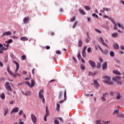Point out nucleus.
Instances as JSON below:
<instances>
[{"label":"nucleus","mask_w":124,"mask_h":124,"mask_svg":"<svg viewBox=\"0 0 124 124\" xmlns=\"http://www.w3.org/2000/svg\"><path fill=\"white\" fill-rule=\"evenodd\" d=\"M100 42L102 43L103 46H105L106 47H107V48H109V46H108L107 44L105 43V42L104 41V40H103V38H102V37H100Z\"/></svg>","instance_id":"obj_9"},{"label":"nucleus","mask_w":124,"mask_h":124,"mask_svg":"<svg viewBox=\"0 0 124 124\" xmlns=\"http://www.w3.org/2000/svg\"><path fill=\"white\" fill-rule=\"evenodd\" d=\"M119 113V110H115L114 112L113 115H115V114H118Z\"/></svg>","instance_id":"obj_52"},{"label":"nucleus","mask_w":124,"mask_h":124,"mask_svg":"<svg viewBox=\"0 0 124 124\" xmlns=\"http://www.w3.org/2000/svg\"><path fill=\"white\" fill-rule=\"evenodd\" d=\"M8 47H9V44H4L3 45L0 44V54H2V53H3V51H6V50H8Z\"/></svg>","instance_id":"obj_3"},{"label":"nucleus","mask_w":124,"mask_h":124,"mask_svg":"<svg viewBox=\"0 0 124 124\" xmlns=\"http://www.w3.org/2000/svg\"><path fill=\"white\" fill-rule=\"evenodd\" d=\"M112 80L114 82H117L118 84H119V85H122V81H121V77L117 76L116 77L113 78Z\"/></svg>","instance_id":"obj_6"},{"label":"nucleus","mask_w":124,"mask_h":124,"mask_svg":"<svg viewBox=\"0 0 124 124\" xmlns=\"http://www.w3.org/2000/svg\"><path fill=\"white\" fill-rule=\"evenodd\" d=\"M91 51H92V49H91V47H89L88 48V53H91Z\"/></svg>","instance_id":"obj_60"},{"label":"nucleus","mask_w":124,"mask_h":124,"mask_svg":"<svg viewBox=\"0 0 124 124\" xmlns=\"http://www.w3.org/2000/svg\"><path fill=\"white\" fill-rule=\"evenodd\" d=\"M77 25V22H75L73 26V29H75Z\"/></svg>","instance_id":"obj_50"},{"label":"nucleus","mask_w":124,"mask_h":124,"mask_svg":"<svg viewBox=\"0 0 124 124\" xmlns=\"http://www.w3.org/2000/svg\"><path fill=\"white\" fill-rule=\"evenodd\" d=\"M96 124H100V121H99V120L97 121Z\"/></svg>","instance_id":"obj_63"},{"label":"nucleus","mask_w":124,"mask_h":124,"mask_svg":"<svg viewBox=\"0 0 124 124\" xmlns=\"http://www.w3.org/2000/svg\"><path fill=\"white\" fill-rule=\"evenodd\" d=\"M118 117H120V118H123L124 117V116L123 115V114H119L118 115Z\"/></svg>","instance_id":"obj_54"},{"label":"nucleus","mask_w":124,"mask_h":124,"mask_svg":"<svg viewBox=\"0 0 124 124\" xmlns=\"http://www.w3.org/2000/svg\"><path fill=\"white\" fill-rule=\"evenodd\" d=\"M112 37H118V36H119V34H118V33H113L112 34Z\"/></svg>","instance_id":"obj_28"},{"label":"nucleus","mask_w":124,"mask_h":124,"mask_svg":"<svg viewBox=\"0 0 124 124\" xmlns=\"http://www.w3.org/2000/svg\"><path fill=\"white\" fill-rule=\"evenodd\" d=\"M90 39H89V38L86 39L85 40L86 42H87V43H89V42L90 41Z\"/></svg>","instance_id":"obj_61"},{"label":"nucleus","mask_w":124,"mask_h":124,"mask_svg":"<svg viewBox=\"0 0 124 124\" xmlns=\"http://www.w3.org/2000/svg\"><path fill=\"white\" fill-rule=\"evenodd\" d=\"M104 124H110V121L104 122Z\"/></svg>","instance_id":"obj_62"},{"label":"nucleus","mask_w":124,"mask_h":124,"mask_svg":"<svg viewBox=\"0 0 124 124\" xmlns=\"http://www.w3.org/2000/svg\"><path fill=\"white\" fill-rule=\"evenodd\" d=\"M26 56H25V55H23V56L21 57V59H22V60L23 61L26 60Z\"/></svg>","instance_id":"obj_53"},{"label":"nucleus","mask_w":124,"mask_h":124,"mask_svg":"<svg viewBox=\"0 0 124 124\" xmlns=\"http://www.w3.org/2000/svg\"><path fill=\"white\" fill-rule=\"evenodd\" d=\"M95 31H96V32H97L98 33H101V31L97 29H95Z\"/></svg>","instance_id":"obj_41"},{"label":"nucleus","mask_w":124,"mask_h":124,"mask_svg":"<svg viewBox=\"0 0 124 124\" xmlns=\"http://www.w3.org/2000/svg\"><path fill=\"white\" fill-rule=\"evenodd\" d=\"M19 112V108L16 107L12 110V111L10 112V114H13V113H18Z\"/></svg>","instance_id":"obj_11"},{"label":"nucleus","mask_w":124,"mask_h":124,"mask_svg":"<svg viewBox=\"0 0 124 124\" xmlns=\"http://www.w3.org/2000/svg\"><path fill=\"white\" fill-rule=\"evenodd\" d=\"M13 42V40L11 39L9 40L8 41H6L5 43H7L8 44H10L11 43H12Z\"/></svg>","instance_id":"obj_31"},{"label":"nucleus","mask_w":124,"mask_h":124,"mask_svg":"<svg viewBox=\"0 0 124 124\" xmlns=\"http://www.w3.org/2000/svg\"><path fill=\"white\" fill-rule=\"evenodd\" d=\"M121 98H122V94H121V93L117 92L116 93V99L117 100H120Z\"/></svg>","instance_id":"obj_13"},{"label":"nucleus","mask_w":124,"mask_h":124,"mask_svg":"<svg viewBox=\"0 0 124 124\" xmlns=\"http://www.w3.org/2000/svg\"><path fill=\"white\" fill-rule=\"evenodd\" d=\"M78 46L79 47H82V46H83V41H82V40H79L78 41Z\"/></svg>","instance_id":"obj_23"},{"label":"nucleus","mask_w":124,"mask_h":124,"mask_svg":"<svg viewBox=\"0 0 124 124\" xmlns=\"http://www.w3.org/2000/svg\"><path fill=\"white\" fill-rule=\"evenodd\" d=\"M101 99L102 101H103L104 102L106 101V98H105V97H103V96L101 97Z\"/></svg>","instance_id":"obj_37"},{"label":"nucleus","mask_w":124,"mask_h":124,"mask_svg":"<svg viewBox=\"0 0 124 124\" xmlns=\"http://www.w3.org/2000/svg\"><path fill=\"white\" fill-rule=\"evenodd\" d=\"M30 79H31V75H27V78H25L24 80L28 81V80H30Z\"/></svg>","instance_id":"obj_35"},{"label":"nucleus","mask_w":124,"mask_h":124,"mask_svg":"<svg viewBox=\"0 0 124 124\" xmlns=\"http://www.w3.org/2000/svg\"><path fill=\"white\" fill-rule=\"evenodd\" d=\"M109 55L112 58L115 57V52L113 51H110Z\"/></svg>","instance_id":"obj_27"},{"label":"nucleus","mask_w":124,"mask_h":124,"mask_svg":"<svg viewBox=\"0 0 124 124\" xmlns=\"http://www.w3.org/2000/svg\"><path fill=\"white\" fill-rule=\"evenodd\" d=\"M93 84L96 88H97V87H98V82H97V81L96 80H94Z\"/></svg>","instance_id":"obj_25"},{"label":"nucleus","mask_w":124,"mask_h":124,"mask_svg":"<svg viewBox=\"0 0 124 124\" xmlns=\"http://www.w3.org/2000/svg\"><path fill=\"white\" fill-rule=\"evenodd\" d=\"M11 38H13L14 39H16L17 38V37L16 36H10Z\"/></svg>","instance_id":"obj_55"},{"label":"nucleus","mask_w":124,"mask_h":124,"mask_svg":"<svg viewBox=\"0 0 124 124\" xmlns=\"http://www.w3.org/2000/svg\"><path fill=\"white\" fill-rule=\"evenodd\" d=\"M44 91L43 90H40L38 93V96L40 99L42 100L43 103H45V98H44Z\"/></svg>","instance_id":"obj_4"},{"label":"nucleus","mask_w":124,"mask_h":124,"mask_svg":"<svg viewBox=\"0 0 124 124\" xmlns=\"http://www.w3.org/2000/svg\"><path fill=\"white\" fill-rule=\"evenodd\" d=\"M23 95L25 96H30L31 95V92L29 91H27L26 93H24L23 91L22 92Z\"/></svg>","instance_id":"obj_16"},{"label":"nucleus","mask_w":124,"mask_h":124,"mask_svg":"<svg viewBox=\"0 0 124 124\" xmlns=\"http://www.w3.org/2000/svg\"><path fill=\"white\" fill-rule=\"evenodd\" d=\"M85 8L86 10H87L88 11H89L90 10V9H91V8H90V7L87 6H85Z\"/></svg>","instance_id":"obj_46"},{"label":"nucleus","mask_w":124,"mask_h":124,"mask_svg":"<svg viewBox=\"0 0 124 124\" xmlns=\"http://www.w3.org/2000/svg\"><path fill=\"white\" fill-rule=\"evenodd\" d=\"M23 22L24 24H27L28 22H29V17H25L23 19Z\"/></svg>","instance_id":"obj_22"},{"label":"nucleus","mask_w":124,"mask_h":124,"mask_svg":"<svg viewBox=\"0 0 124 124\" xmlns=\"http://www.w3.org/2000/svg\"><path fill=\"white\" fill-rule=\"evenodd\" d=\"M95 74H96V73H93L91 72H89L88 75H89V76H94V75H95Z\"/></svg>","instance_id":"obj_30"},{"label":"nucleus","mask_w":124,"mask_h":124,"mask_svg":"<svg viewBox=\"0 0 124 124\" xmlns=\"http://www.w3.org/2000/svg\"><path fill=\"white\" fill-rule=\"evenodd\" d=\"M13 62L14 63L16 64V67L15 74L10 71V67H9V66H7V71H8L9 74L11 75V76H13V77H14V78H16V76H17L19 77L21 76V75L17 73L18 71L19 70V68H20V65L19 64V63L16 62V61L14 60Z\"/></svg>","instance_id":"obj_1"},{"label":"nucleus","mask_w":124,"mask_h":124,"mask_svg":"<svg viewBox=\"0 0 124 124\" xmlns=\"http://www.w3.org/2000/svg\"><path fill=\"white\" fill-rule=\"evenodd\" d=\"M112 72L114 74H116V75H121V73H120L119 71L113 70Z\"/></svg>","instance_id":"obj_20"},{"label":"nucleus","mask_w":124,"mask_h":124,"mask_svg":"<svg viewBox=\"0 0 124 124\" xmlns=\"http://www.w3.org/2000/svg\"><path fill=\"white\" fill-rule=\"evenodd\" d=\"M103 78L105 79V80H103V82L105 83V84H107L108 85H113V84H114V83L111 81V78H110V77L104 76L103 77Z\"/></svg>","instance_id":"obj_2"},{"label":"nucleus","mask_w":124,"mask_h":124,"mask_svg":"<svg viewBox=\"0 0 124 124\" xmlns=\"http://www.w3.org/2000/svg\"><path fill=\"white\" fill-rule=\"evenodd\" d=\"M4 62H8V56H6L5 57Z\"/></svg>","instance_id":"obj_48"},{"label":"nucleus","mask_w":124,"mask_h":124,"mask_svg":"<svg viewBox=\"0 0 124 124\" xmlns=\"http://www.w3.org/2000/svg\"><path fill=\"white\" fill-rule=\"evenodd\" d=\"M10 57H11V58H12L13 59H14V54L10 53Z\"/></svg>","instance_id":"obj_58"},{"label":"nucleus","mask_w":124,"mask_h":124,"mask_svg":"<svg viewBox=\"0 0 124 124\" xmlns=\"http://www.w3.org/2000/svg\"><path fill=\"white\" fill-rule=\"evenodd\" d=\"M82 57L83 58H85V57H86V56H87V54H86V51H82Z\"/></svg>","instance_id":"obj_38"},{"label":"nucleus","mask_w":124,"mask_h":124,"mask_svg":"<svg viewBox=\"0 0 124 124\" xmlns=\"http://www.w3.org/2000/svg\"><path fill=\"white\" fill-rule=\"evenodd\" d=\"M64 100H66V91L65 90L64 92Z\"/></svg>","instance_id":"obj_42"},{"label":"nucleus","mask_w":124,"mask_h":124,"mask_svg":"<svg viewBox=\"0 0 124 124\" xmlns=\"http://www.w3.org/2000/svg\"><path fill=\"white\" fill-rule=\"evenodd\" d=\"M8 113V108H5L4 109V111H3V115L4 116H6V114Z\"/></svg>","instance_id":"obj_19"},{"label":"nucleus","mask_w":124,"mask_h":124,"mask_svg":"<svg viewBox=\"0 0 124 124\" xmlns=\"http://www.w3.org/2000/svg\"><path fill=\"white\" fill-rule=\"evenodd\" d=\"M113 48L114 49H115V50H118L119 46V44H117V43H114L113 44Z\"/></svg>","instance_id":"obj_17"},{"label":"nucleus","mask_w":124,"mask_h":124,"mask_svg":"<svg viewBox=\"0 0 124 124\" xmlns=\"http://www.w3.org/2000/svg\"><path fill=\"white\" fill-rule=\"evenodd\" d=\"M79 11L80 14L82 15H86V13L84 11V10H82L81 9H79Z\"/></svg>","instance_id":"obj_24"},{"label":"nucleus","mask_w":124,"mask_h":124,"mask_svg":"<svg viewBox=\"0 0 124 124\" xmlns=\"http://www.w3.org/2000/svg\"><path fill=\"white\" fill-rule=\"evenodd\" d=\"M56 119L57 120H59V121H61V123H64V121H63V118L61 117H57Z\"/></svg>","instance_id":"obj_26"},{"label":"nucleus","mask_w":124,"mask_h":124,"mask_svg":"<svg viewBox=\"0 0 124 124\" xmlns=\"http://www.w3.org/2000/svg\"><path fill=\"white\" fill-rule=\"evenodd\" d=\"M109 94L110 95H111V96L114 95V94H115V92L114 91L110 92L109 93Z\"/></svg>","instance_id":"obj_49"},{"label":"nucleus","mask_w":124,"mask_h":124,"mask_svg":"<svg viewBox=\"0 0 124 124\" xmlns=\"http://www.w3.org/2000/svg\"><path fill=\"white\" fill-rule=\"evenodd\" d=\"M5 87L6 90L9 91V92H12V88L11 86H10V84H9V82H6L5 84Z\"/></svg>","instance_id":"obj_7"},{"label":"nucleus","mask_w":124,"mask_h":124,"mask_svg":"<svg viewBox=\"0 0 124 124\" xmlns=\"http://www.w3.org/2000/svg\"><path fill=\"white\" fill-rule=\"evenodd\" d=\"M76 19V18L75 17V16H73L71 19L70 21L71 22H74V21H75V19Z\"/></svg>","instance_id":"obj_45"},{"label":"nucleus","mask_w":124,"mask_h":124,"mask_svg":"<svg viewBox=\"0 0 124 124\" xmlns=\"http://www.w3.org/2000/svg\"><path fill=\"white\" fill-rule=\"evenodd\" d=\"M101 66V64L99 62L97 63V68H100Z\"/></svg>","instance_id":"obj_47"},{"label":"nucleus","mask_w":124,"mask_h":124,"mask_svg":"<svg viewBox=\"0 0 124 124\" xmlns=\"http://www.w3.org/2000/svg\"><path fill=\"white\" fill-rule=\"evenodd\" d=\"M80 68L81 69H82V70H85V65H84V64H81L80 65Z\"/></svg>","instance_id":"obj_32"},{"label":"nucleus","mask_w":124,"mask_h":124,"mask_svg":"<svg viewBox=\"0 0 124 124\" xmlns=\"http://www.w3.org/2000/svg\"><path fill=\"white\" fill-rule=\"evenodd\" d=\"M86 50H87V46H84L82 48V52H86Z\"/></svg>","instance_id":"obj_39"},{"label":"nucleus","mask_w":124,"mask_h":124,"mask_svg":"<svg viewBox=\"0 0 124 124\" xmlns=\"http://www.w3.org/2000/svg\"><path fill=\"white\" fill-rule=\"evenodd\" d=\"M117 26L119 27V28H120L121 29H122V30H124V26H123L122 25H121L120 22H117Z\"/></svg>","instance_id":"obj_21"},{"label":"nucleus","mask_w":124,"mask_h":124,"mask_svg":"<svg viewBox=\"0 0 124 124\" xmlns=\"http://www.w3.org/2000/svg\"><path fill=\"white\" fill-rule=\"evenodd\" d=\"M0 97H1V99H4V98H5V95H4V93H1Z\"/></svg>","instance_id":"obj_29"},{"label":"nucleus","mask_w":124,"mask_h":124,"mask_svg":"<svg viewBox=\"0 0 124 124\" xmlns=\"http://www.w3.org/2000/svg\"><path fill=\"white\" fill-rule=\"evenodd\" d=\"M92 16L93 17H95L96 18H97V19H98V16H97V15H96V14H92Z\"/></svg>","instance_id":"obj_43"},{"label":"nucleus","mask_w":124,"mask_h":124,"mask_svg":"<svg viewBox=\"0 0 124 124\" xmlns=\"http://www.w3.org/2000/svg\"><path fill=\"white\" fill-rule=\"evenodd\" d=\"M31 119L33 124H35L36 123V116H35L34 114H32L31 115Z\"/></svg>","instance_id":"obj_12"},{"label":"nucleus","mask_w":124,"mask_h":124,"mask_svg":"<svg viewBox=\"0 0 124 124\" xmlns=\"http://www.w3.org/2000/svg\"><path fill=\"white\" fill-rule=\"evenodd\" d=\"M98 48L100 49L101 52L103 54V55H107L108 54V50L106 49L105 50H103L100 46V45H98Z\"/></svg>","instance_id":"obj_8"},{"label":"nucleus","mask_w":124,"mask_h":124,"mask_svg":"<svg viewBox=\"0 0 124 124\" xmlns=\"http://www.w3.org/2000/svg\"><path fill=\"white\" fill-rule=\"evenodd\" d=\"M89 64L92 67H95L96 64H95V62L93 61H89Z\"/></svg>","instance_id":"obj_14"},{"label":"nucleus","mask_w":124,"mask_h":124,"mask_svg":"<svg viewBox=\"0 0 124 124\" xmlns=\"http://www.w3.org/2000/svg\"><path fill=\"white\" fill-rule=\"evenodd\" d=\"M54 123L55 124H60L59 123V121H58V120H57V119H55V120H54Z\"/></svg>","instance_id":"obj_51"},{"label":"nucleus","mask_w":124,"mask_h":124,"mask_svg":"<svg viewBox=\"0 0 124 124\" xmlns=\"http://www.w3.org/2000/svg\"><path fill=\"white\" fill-rule=\"evenodd\" d=\"M107 69V62H105L102 64V69L103 70H105Z\"/></svg>","instance_id":"obj_15"},{"label":"nucleus","mask_w":124,"mask_h":124,"mask_svg":"<svg viewBox=\"0 0 124 124\" xmlns=\"http://www.w3.org/2000/svg\"><path fill=\"white\" fill-rule=\"evenodd\" d=\"M73 60L75 62L77 63V60H76V58H75V57H73Z\"/></svg>","instance_id":"obj_57"},{"label":"nucleus","mask_w":124,"mask_h":124,"mask_svg":"<svg viewBox=\"0 0 124 124\" xmlns=\"http://www.w3.org/2000/svg\"><path fill=\"white\" fill-rule=\"evenodd\" d=\"M62 92H60L58 98L60 99L62 97Z\"/></svg>","instance_id":"obj_36"},{"label":"nucleus","mask_w":124,"mask_h":124,"mask_svg":"<svg viewBox=\"0 0 124 124\" xmlns=\"http://www.w3.org/2000/svg\"><path fill=\"white\" fill-rule=\"evenodd\" d=\"M25 84H26L29 87V88H33V87H34V85H35V80L34 79H32L31 80V84L30 83V82L26 81H25Z\"/></svg>","instance_id":"obj_5"},{"label":"nucleus","mask_w":124,"mask_h":124,"mask_svg":"<svg viewBox=\"0 0 124 124\" xmlns=\"http://www.w3.org/2000/svg\"><path fill=\"white\" fill-rule=\"evenodd\" d=\"M20 40H21L22 41H28V37L26 36H23L20 38Z\"/></svg>","instance_id":"obj_18"},{"label":"nucleus","mask_w":124,"mask_h":124,"mask_svg":"<svg viewBox=\"0 0 124 124\" xmlns=\"http://www.w3.org/2000/svg\"><path fill=\"white\" fill-rule=\"evenodd\" d=\"M78 60H81V59H82V57L81 56V54H80V52H78Z\"/></svg>","instance_id":"obj_40"},{"label":"nucleus","mask_w":124,"mask_h":124,"mask_svg":"<svg viewBox=\"0 0 124 124\" xmlns=\"http://www.w3.org/2000/svg\"><path fill=\"white\" fill-rule=\"evenodd\" d=\"M108 96V93H103V97H106V96Z\"/></svg>","instance_id":"obj_44"},{"label":"nucleus","mask_w":124,"mask_h":124,"mask_svg":"<svg viewBox=\"0 0 124 124\" xmlns=\"http://www.w3.org/2000/svg\"><path fill=\"white\" fill-rule=\"evenodd\" d=\"M12 33L10 31H5L3 32L1 35V37H3L4 36H8V35H11Z\"/></svg>","instance_id":"obj_10"},{"label":"nucleus","mask_w":124,"mask_h":124,"mask_svg":"<svg viewBox=\"0 0 124 124\" xmlns=\"http://www.w3.org/2000/svg\"><path fill=\"white\" fill-rule=\"evenodd\" d=\"M21 115H24V111L20 110L18 113V116H21Z\"/></svg>","instance_id":"obj_34"},{"label":"nucleus","mask_w":124,"mask_h":124,"mask_svg":"<svg viewBox=\"0 0 124 124\" xmlns=\"http://www.w3.org/2000/svg\"><path fill=\"white\" fill-rule=\"evenodd\" d=\"M114 24L115 25L114 29V30H115V31H117V24H116L115 23Z\"/></svg>","instance_id":"obj_59"},{"label":"nucleus","mask_w":124,"mask_h":124,"mask_svg":"<svg viewBox=\"0 0 124 124\" xmlns=\"http://www.w3.org/2000/svg\"><path fill=\"white\" fill-rule=\"evenodd\" d=\"M60 107H61V105H60V104H57L56 106L57 111H59V110H60Z\"/></svg>","instance_id":"obj_33"},{"label":"nucleus","mask_w":124,"mask_h":124,"mask_svg":"<svg viewBox=\"0 0 124 124\" xmlns=\"http://www.w3.org/2000/svg\"><path fill=\"white\" fill-rule=\"evenodd\" d=\"M18 124H24V122H19Z\"/></svg>","instance_id":"obj_64"},{"label":"nucleus","mask_w":124,"mask_h":124,"mask_svg":"<svg viewBox=\"0 0 124 124\" xmlns=\"http://www.w3.org/2000/svg\"><path fill=\"white\" fill-rule=\"evenodd\" d=\"M106 11H107V12H108V11H111V9H110L109 8H107L106 9Z\"/></svg>","instance_id":"obj_56"}]
</instances>
